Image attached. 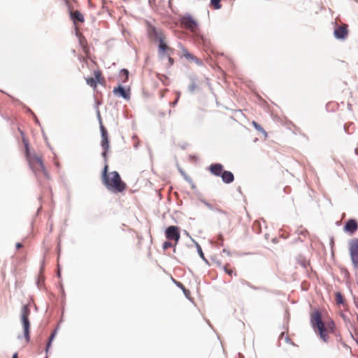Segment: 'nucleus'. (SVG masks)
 Here are the masks:
<instances>
[{"mask_svg": "<svg viewBox=\"0 0 358 358\" xmlns=\"http://www.w3.org/2000/svg\"><path fill=\"white\" fill-rule=\"evenodd\" d=\"M310 322L313 327L318 332L320 338L324 342H328L329 334L334 333L335 323L332 320L325 322L322 320L321 314L318 310H315L310 314Z\"/></svg>", "mask_w": 358, "mask_h": 358, "instance_id": "f257e3e1", "label": "nucleus"}, {"mask_svg": "<svg viewBox=\"0 0 358 358\" xmlns=\"http://www.w3.org/2000/svg\"><path fill=\"white\" fill-rule=\"evenodd\" d=\"M25 156L29 167L39 181H48L49 174L44 166L43 157L36 153H31L28 143H25Z\"/></svg>", "mask_w": 358, "mask_h": 358, "instance_id": "f03ea898", "label": "nucleus"}, {"mask_svg": "<svg viewBox=\"0 0 358 358\" xmlns=\"http://www.w3.org/2000/svg\"><path fill=\"white\" fill-rule=\"evenodd\" d=\"M108 165L106 164L102 173L103 184L112 192H122L126 189V184L122 181L120 176L117 171L108 173Z\"/></svg>", "mask_w": 358, "mask_h": 358, "instance_id": "7ed1b4c3", "label": "nucleus"}, {"mask_svg": "<svg viewBox=\"0 0 358 358\" xmlns=\"http://www.w3.org/2000/svg\"><path fill=\"white\" fill-rule=\"evenodd\" d=\"M30 315V309L28 305H24L21 309V321L24 329V336L26 341L28 343L30 341L29 329L30 322L29 316Z\"/></svg>", "mask_w": 358, "mask_h": 358, "instance_id": "20e7f679", "label": "nucleus"}, {"mask_svg": "<svg viewBox=\"0 0 358 358\" xmlns=\"http://www.w3.org/2000/svg\"><path fill=\"white\" fill-rule=\"evenodd\" d=\"M180 26L192 32L196 33L198 30V21L193 16L189 14H186L180 17Z\"/></svg>", "mask_w": 358, "mask_h": 358, "instance_id": "39448f33", "label": "nucleus"}, {"mask_svg": "<svg viewBox=\"0 0 358 358\" xmlns=\"http://www.w3.org/2000/svg\"><path fill=\"white\" fill-rule=\"evenodd\" d=\"M165 236L167 240L173 241L174 245H176L180 238V228L177 226H169L165 230Z\"/></svg>", "mask_w": 358, "mask_h": 358, "instance_id": "423d86ee", "label": "nucleus"}, {"mask_svg": "<svg viewBox=\"0 0 358 358\" xmlns=\"http://www.w3.org/2000/svg\"><path fill=\"white\" fill-rule=\"evenodd\" d=\"M100 129L101 133V147L103 150V152H102V156L105 159V162H107V152L109 150V140H108V135L106 129L104 127V126L101 123L100 125Z\"/></svg>", "mask_w": 358, "mask_h": 358, "instance_id": "0eeeda50", "label": "nucleus"}, {"mask_svg": "<svg viewBox=\"0 0 358 358\" xmlns=\"http://www.w3.org/2000/svg\"><path fill=\"white\" fill-rule=\"evenodd\" d=\"M349 250L355 268L358 269V238L352 240L349 243Z\"/></svg>", "mask_w": 358, "mask_h": 358, "instance_id": "6e6552de", "label": "nucleus"}, {"mask_svg": "<svg viewBox=\"0 0 358 358\" xmlns=\"http://www.w3.org/2000/svg\"><path fill=\"white\" fill-rule=\"evenodd\" d=\"M94 78H86V83L88 85L96 89L97 87V83L101 85H104L106 83L105 78L102 75V73L100 70H95L93 72Z\"/></svg>", "mask_w": 358, "mask_h": 358, "instance_id": "1a4fd4ad", "label": "nucleus"}, {"mask_svg": "<svg viewBox=\"0 0 358 358\" xmlns=\"http://www.w3.org/2000/svg\"><path fill=\"white\" fill-rule=\"evenodd\" d=\"M147 33L148 37L153 41H159L165 37V35L162 30L158 29L150 23L147 25Z\"/></svg>", "mask_w": 358, "mask_h": 358, "instance_id": "9d476101", "label": "nucleus"}, {"mask_svg": "<svg viewBox=\"0 0 358 358\" xmlns=\"http://www.w3.org/2000/svg\"><path fill=\"white\" fill-rule=\"evenodd\" d=\"M69 9L70 18L72 20L73 24L76 27V29H78V23H83L85 22V17L83 15L79 10H73Z\"/></svg>", "mask_w": 358, "mask_h": 358, "instance_id": "9b49d317", "label": "nucleus"}, {"mask_svg": "<svg viewBox=\"0 0 358 358\" xmlns=\"http://www.w3.org/2000/svg\"><path fill=\"white\" fill-rule=\"evenodd\" d=\"M334 36L338 39H344L348 34V25L343 24L340 26H337L334 29Z\"/></svg>", "mask_w": 358, "mask_h": 358, "instance_id": "f8f14e48", "label": "nucleus"}, {"mask_svg": "<svg viewBox=\"0 0 358 358\" xmlns=\"http://www.w3.org/2000/svg\"><path fill=\"white\" fill-rule=\"evenodd\" d=\"M358 229V224L356 220H349L344 226V231L350 234H354Z\"/></svg>", "mask_w": 358, "mask_h": 358, "instance_id": "ddd939ff", "label": "nucleus"}, {"mask_svg": "<svg viewBox=\"0 0 358 358\" xmlns=\"http://www.w3.org/2000/svg\"><path fill=\"white\" fill-rule=\"evenodd\" d=\"M212 174L216 176H221L223 173V166L221 164H212L208 167Z\"/></svg>", "mask_w": 358, "mask_h": 358, "instance_id": "4468645a", "label": "nucleus"}, {"mask_svg": "<svg viewBox=\"0 0 358 358\" xmlns=\"http://www.w3.org/2000/svg\"><path fill=\"white\" fill-rule=\"evenodd\" d=\"M113 92L117 96H122L125 99H129V93L126 92L122 86L115 87Z\"/></svg>", "mask_w": 358, "mask_h": 358, "instance_id": "2eb2a0df", "label": "nucleus"}, {"mask_svg": "<svg viewBox=\"0 0 358 358\" xmlns=\"http://www.w3.org/2000/svg\"><path fill=\"white\" fill-rule=\"evenodd\" d=\"M159 41V52L160 54H165L167 51L171 50V48H170L166 43V37L164 38H162Z\"/></svg>", "mask_w": 358, "mask_h": 358, "instance_id": "dca6fc26", "label": "nucleus"}, {"mask_svg": "<svg viewBox=\"0 0 358 358\" xmlns=\"http://www.w3.org/2000/svg\"><path fill=\"white\" fill-rule=\"evenodd\" d=\"M221 177L223 182L225 183H231L234 180V174L229 171H224Z\"/></svg>", "mask_w": 358, "mask_h": 358, "instance_id": "f3484780", "label": "nucleus"}, {"mask_svg": "<svg viewBox=\"0 0 358 358\" xmlns=\"http://www.w3.org/2000/svg\"><path fill=\"white\" fill-rule=\"evenodd\" d=\"M252 124L253 125V127L255 128V129L257 131H258L259 133L264 134L265 137H267L268 134H267L266 131L262 127V126L260 124H259L255 121H252Z\"/></svg>", "mask_w": 358, "mask_h": 358, "instance_id": "a211bd4d", "label": "nucleus"}, {"mask_svg": "<svg viewBox=\"0 0 358 358\" xmlns=\"http://www.w3.org/2000/svg\"><path fill=\"white\" fill-rule=\"evenodd\" d=\"M224 271L229 275L232 276L233 275H236V273L234 271V270L230 267L229 264H227L223 267Z\"/></svg>", "mask_w": 358, "mask_h": 358, "instance_id": "6ab92c4d", "label": "nucleus"}, {"mask_svg": "<svg viewBox=\"0 0 358 358\" xmlns=\"http://www.w3.org/2000/svg\"><path fill=\"white\" fill-rule=\"evenodd\" d=\"M335 300L338 304H343L345 302V299H344L343 295L339 292H337L336 294Z\"/></svg>", "mask_w": 358, "mask_h": 358, "instance_id": "aec40b11", "label": "nucleus"}, {"mask_svg": "<svg viewBox=\"0 0 358 358\" xmlns=\"http://www.w3.org/2000/svg\"><path fill=\"white\" fill-rule=\"evenodd\" d=\"M56 334H57V331L55 330L54 331L52 332V334H50V337H49V341L47 343V347H46V352H48L49 348L50 347V345H51V343L52 341H53V339L55 338V336H56Z\"/></svg>", "mask_w": 358, "mask_h": 358, "instance_id": "412c9836", "label": "nucleus"}, {"mask_svg": "<svg viewBox=\"0 0 358 358\" xmlns=\"http://www.w3.org/2000/svg\"><path fill=\"white\" fill-rule=\"evenodd\" d=\"M222 0H210V3L215 9H220L222 7L220 1Z\"/></svg>", "mask_w": 358, "mask_h": 358, "instance_id": "4be33fe9", "label": "nucleus"}, {"mask_svg": "<svg viewBox=\"0 0 358 358\" xmlns=\"http://www.w3.org/2000/svg\"><path fill=\"white\" fill-rule=\"evenodd\" d=\"M176 245H174V242H173V241H165L163 244V249L164 250H167L168 248H171V247H175Z\"/></svg>", "mask_w": 358, "mask_h": 358, "instance_id": "5701e85b", "label": "nucleus"}, {"mask_svg": "<svg viewBox=\"0 0 358 358\" xmlns=\"http://www.w3.org/2000/svg\"><path fill=\"white\" fill-rule=\"evenodd\" d=\"M184 56L187 59H196L195 57H194L192 55H191L190 53H189L188 52L185 51L184 52Z\"/></svg>", "mask_w": 358, "mask_h": 358, "instance_id": "b1692460", "label": "nucleus"}, {"mask_svg": "<svg viewBox=\"0 0 358 358\" xmlns=\"http://www.w3.org/2000/svg\"><path fill=\"white\" fill-rule=\"evenodd\" d=\"M196 247H197L198 252H199V254L200 257H201L202 259H204V255H203V252H202V250H201V246H200L199 244H197V245H196Z\"/></svg>", "mask_w": 358, "mask_h": 358, "instance_id": "393cba45", "label": "nucleus"}, {"mask_svg": "<svg viewBox=\"0 0 358 358\" xmlns=\"http://www.w3.org/2000/svg\"><path fill=\"white\" fill-rule=\"evenodd\" d=\"M22 248V243H16V248H17V249H20V248Z\"/></svg>", "mask_w": 358, "mask_h": 358, "instance_id": "a878e982", "label": "nucleus"}, {"mask_svg": "<svg viewBox=\"0 0 358 358\" xmlns=\"http://www.w3.org/2000/svg\"><path fill=\"white\" fill-rule=\"evenodd\" d=\"M355 303L357 308H358V299H355Z\"/></svg>", "mask_w": 358, "mask_h": 358, "instance_id": "bb28decb", "label": "nucleus"}, {"mask_svg": "<svg viewBox=\"0 0 358 358\" xmlns=\"http://www.w3.org/2000/svg\"><path fill=\"white\" fill-rule=\"evenodd\" d=\"M256 225H258V226L259 225V222L258 221H255V222H254V224H253L254 227H255Z\"/></svg>", "mask_w": 358, "mask_h": 358, "instance_id": "cd10ccee", "label": "nucleus"}, {"mask_svg": "<svg viewBox=\"0 0 358 358\" xmlns=\"http://www.w3.org/2000/svg\"><path fill=\"white\" fill-rule=\"evenodd\" d=\"M12 358H18V355L17 353H15L13 355V357Z\"/></svg>", "mask_w": 358, "mask_h": 358, "instance_id": "c85d7f7f", "label": "nucleus"}, {"mask_svg": "<svg viewBox=\"0 0 358 358\" xmlns=\"http://www.w3.org/2000/svg\"><path fill=\"white\" fill-rule=\"evenodd\" d=\"M124 73H126L127 76H128V71L127 70H124Z\"/></svg>", "mask_w": 358, "mask_h": 358, "instance_id": "c756f323", "label": "nucleus"}, {"mask_svg": "<svg viewBox=\"0 0 358 358\" xmlns=\"http://www.w3.org/2000/svg\"><path fill=\"white\" fill-rule=\"evenodd\" d=\"M169 61L171 64L173 63V59L171 57H169Z\"/></svg>", "mask_w": 358, "mask_h": 358, "instance_id": "7c9ffc66", "label": "nucleus"}, {"mask_svg": "<svg viewBox=\"0 0 358 358\" xmlns=\"http://www.w3.org/2000/svg\"><path fill=\"white\" fill-rule=\"evenodd\" d=\"M357 358H358V357H357Z\"/></svg>", "mask_w": 358, "mask_h": 358, "instance_id": "2f4dec72", "label": "nucleus"}]
</instances>
